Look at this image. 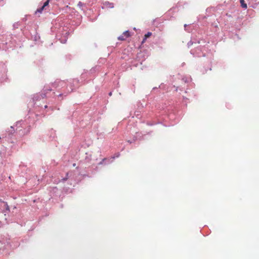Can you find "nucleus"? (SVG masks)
I'll return each mask as SVG.
<instances>
[{
	"instance_id": "4",
	"label": "nucleus",
	"mask_w": 259,
	"mask_h": 259,
	"mask_svg": "<svg viewBox=\"0 0 259 259\" xmlns=\"http://www.w3.org/2000/svg\"><path fill=\"white\" fill-rule=\"evenodd\" d=\"M152 35V33L150 32H148L147 33H146L145 35H144V38L142 41V43H144L145 40H146V39L148 37H149L150 36H151Z\"/></svg>"
},
{
	"instance_id": "5",
	"label": "nucleus",
	"mask_w": 259,
	"mask_h": 259,
	"mask_svg": "<svg viewBox=\"0 0 259 259\" xmlns=\"http://www.w3.org/2000/svg\"><path fill=\"white\" fill-rule=\"evenodd\" d=\"M241 7L244 9L247 8V5L245 3L244 0H240Z\"/></svg>"
},
{
	"instance_id": "7",
	"label": "nucleus",
	"mask_w": 259,
	"mask_h": 259,
	"mask_svg": "<svg viewBox=\"0 0 259 259\" xmlns=\"http://www.w3.org/2000/svg\"><path fill=\"white\" fill-rule=\"evenodd\" d=\"M111 95H112V93H111V92H110V93H109V95H110V96H111Z\"/></svg>"
},
{
	"instance_id": "1",
	"label": "nucleus",
	"mask_w": 259,
	"mask_h": 259,
	"mask_svg": "<svg viewBox=\"0 0 259 259\" xmlns=\"http://www.w3.org/2000/svg\"><path fill=\"white\" fill-rule=\"evenodd\" d=\"M50 3V0H47L45 3L44 4L43 6L40 7L39 9H37L35 13H41L42 11L44 10H47V7H49V4Z\"/></svg>"
},
{
	"instance_id": "3",
	"label": "nucleus",
	"mask_w": 259,
	"mask_h": 259,
	"mask_svg": "<svg viewBox=\"0 0 259 259\" xmlns=\"http://www.w3.org/2000/svg\"><path fill=\"white\" fill-rule=\"evenodd\" d=\"M1 206H2L4 209H6V210H8V211H9V207L7 204V203L5 202H1Z\"/></svg>"
},
{
	"instance_id": "6",
	"label": "nucleus",
	"mask_w": 259,
	"mask_h": 259,
	"mask_svg": "<svg viewBox=\"0 0 259 259\" xmlns=\"http://www.w3.org/2000/svg\"><path fill=\"white\" fill-rule=\"evenodd\" d=\"M83 5H84V4L82 3H81V2H79L77 4V6L78 7H79L80 8H81Z\"/></svg>"
},
{
	"instance_id": "2",
	"label": "nucleus",
	"mask_w": 259,
	"mask_h": 259,
	"mask_svg": "<svg viewBox=\"0 0 259 259\" xmlns=\"http://www.w3.org/2000/svg\"><path fill=\"white\" fill-rule=\"evenodd\" d=\"M130 36V33L128 31H124L120 36L118 37V39L120 40H124L126 38Z\"/></svg>"
}]
</instances>
